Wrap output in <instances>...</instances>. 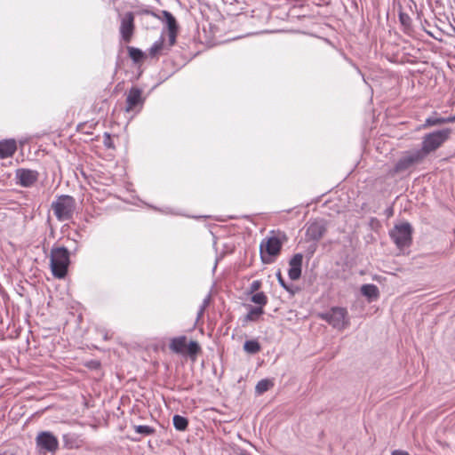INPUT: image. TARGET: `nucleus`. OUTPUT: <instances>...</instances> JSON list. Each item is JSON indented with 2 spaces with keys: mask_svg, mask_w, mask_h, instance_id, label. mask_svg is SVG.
<instances>
[{
  "mask_svg": "<svg viewBox=\"0 0 455 455\" xmlns=\"http://www.w3.org/2000/svg\"><path fill=\"white\" fill-rule=\"evenodd\" d=\"M178 34V29L168 30V41L169 46L172 47L176 43V37Z\"/></svg>",
  "mask_w": 455,
  "mask_h": 455,
  "instance_id": "31",
  "label": "nucleus"
},
{
  "mask_svg": "<svg viewBox=\"0 0 455 455\" xmlns=\"http://www.w3.org/2000/svg\"><path fill=\"white\" fill-rule=\"evenodd\" d=\"M239 455H251V454H249V453H248V452H246V451H243V452H241Z\"/></svg>",
  "mask_w": 455,
  "mask_h": 455,
  "instance_id": "39",
  "label": "nucleus"
},
{
  "mask_svg": "<svg viewBox=\"0 0 455 455\" xmlns=\"http://www.w3.org/2000/svg\"><path fill=\"white\" fill-rule=\"evenodd\" d=\"M451 133V128H444L425 134L422 137L421 148H419L424 156L437 150L443 144L448 140Z\"/></svg>",
  "mask_w": 455,
  "mask_h": 455,
  "instance_id": "2",
  "label": "nucleus"
},
{
  "mask_svg": "<svg viewBox=\"0 0 455 455\" xmlns=\"http://www.w3.org/2000/svg\"><path fill=\"white\" fill-rule=\"evenodd\" d=\"M451 28H452V30H453V31H454V33H455V26H452Z\"/></svg>",
  "mask_w": 455,
  "mask_h": 455,
  "instance_id": "44",
  "label": "nucleus"
},
{
  "mask_svg": "<svg viewBox=\"0 0 455 455\" xmlns=\"http://www.w3.org/2000/svg\"><path fill=\"white\" fill-rule=\"evenodd\" d=\"M104 144H105V146H107V147L110 148V143H109V141H106V140H105V141H104Z\"/></svg>",
  "mask_w": 455,
  "mask_h": 455,
  "instance_id": "37",
  "label": "nucleus"
},
{
  "mask_svg": "<svg viewBox=\"0 0 455 455\" xmlns=\"http://www.w3.org/2000/svg\"><path fill=\"white\" fill-rule=\"evenodd\" d=\"M172 423L176 430L185 431L188 426V420L179 414H176L172 418Z\"/></svg>",
  "mask_w": 455,
  "mask_h": 455,
  "instance_id": "19",
  "label": "nucleus"
},
{
  "mask_svg": "<svg viewBox=\"0 0 455 455\" xmlns=\"http://www.w3.org/2000/svg\"><path fill=\"white\" fill-rule=\"evenodd\" d=\"M110 339V337H108V333H105V334H104V339H106V340H107V339Z\"/></svg>",
  "mask_w": 455,
  "mask_h": 455,
  "instance_id": "38",
  "label": "nucleus"
},
{
  "mask_svg": "<svg viewBox=\"0 0 455 455\" xmlns=\"http://www.w3.org/2000/svg\"><path fill=\"white\" fill-rule=\"evenodd\" d=\"M251 301L263 308L267 303V297L263 291L256 292L251 296Z\"/></svg>",
  "mask_w": 455,
  "mask_h": 455,
  "instance_id": "23",
  "label": "nucleus"
},
{
  "mask_svg": "<svg viewBox=\"0 0 455 455\" xmlns=\"http://www.w3.org/2000/svg\"><path fill=\"white\" fill-rule=\"evenodd\" d=\"M412 228L410 223L404 222L400 225H395L394 228L389 231V235L395 245L402 249L408 247L411 243Z\"/></svg>",
  "mask_w": 455,
  "mask_h": 455,
  "instance_id": "6",
  "label": "nucleus"
},
{
  "mask_svg": "<svg viewBox=\"0 0 455 455\" xmlns=\"http://www.w3.org/2000/svg\"><path fill=\"white\" fill-rule=\"evenodd\" d=\"M303 255L301 253L294 254L289 260L288 275L292 281L299 279L302 271Z\"/></svg>",
  "mask_w": 455,
  "mask_h": 455,
  "instance_id": "12",
  "label": "nucleus"
},
{
  "mask_svg": "<svg viewBox=\"0 0 455 455\" xmlns=\"http://www.w3.org/2000/svg\"><path fill=\"white\" fill-rule=\"evenodd\" d=\"M356 70L359 74H361V70L356 67Z\"/></svg>",
  "mask_w": 455,
  "mask_h": 455,
  "instance_id": "43",
  "label": "nucleus"
},
{
  "mask_svg": "<svg viewBox=\"0 0 455 455\" xmlns=\"http://www.w3.org/2000/svg\"><path fill=\"white\" fill-rule=\"evenodd\" d=\"M129 56L134 62H140L143 59V52L141 50L135 47H128Z\"/></svg>",
  "mask_w": 455,
  "mask_h": 455,
  "instance_id": "28",
  "label": "nucleus"
},
{
  "mask_svg": "<svg viewBox=\"0 0 455 455\" xmlns=\"http://www.w3.org/2000/svg\"><path fill=\"white\" fill-rule=\"evenodd\" d=\"M134 430L136 433L140 434L142 435H152L155 434L156 429L148 425H138L134 426Z\"/></svg>",
  "mask_w": 455,
  "mask_h": 455,
  "instance_id": "27",
  "label": "nucleus"
},
{
  "mask_svg": "<svg viewBox=\"0 0 455 455\" xmlns=\"http://www.w3.org/2000/svg\"><path fill=\"white\" fill-rule=\"evenodd\" d=\"M446 119H447V124L454 123L455 122V115L450 116L446 117Z\"/></svg>",
  "mask_w": 455,
  "mask_h": 455,
  "instance_id": "34",
  "label": "nucleus"
},
{
  "mask_svg": "<svg viewBox=\"0 0 455 455\" xmlns=\"http://www.w3.org/2000/svg\"><path fill=\"white\" fill-rule=\"evenodd\" d=\"M400 19H401L402 22H403V20H405V18H403V15H402V14L400 15Z\"/></svg>",
  "mask_w": 455,
  "mask_h": 455,
  "instance_id": "41",
  "label": "nucleus"
},
{
  "mask_svg": "<svg viewBox=\"0 0 455 455\" xmlns=\"http://www.w3.org/2000/svg\"><path fill=\"white\" fill-rule=\"evenodd\" d=\"M319 317L339 331L345 330L350 324L348 312L341 307H332L329 311L321 313Z\"/></svg>",
  "mask_w": 455,
  "mask_h": 455,
  "instance_id": "4",
  "label": "nucleus"
},
{
  "mask_svg": "<svg viewBox=\"0 0 455 455\" xmlns=\"http://www.w3.org/2000/svg\"><path fill=\"white\" fill-rule=\"evenodd\" d=\"M164 48V38L163 36H160L159 39H157L149 48V55L151 57H155L157 54H160L163 52V50Z\"/></svg>",
  "mask_w": 455,
  "mask_h": 455,
  "instance_id": "20",
  "label": "nucleus"
},
{
  "mask_svg": "<svg viewBox=\"0 0 455 455\" xmlns=\"http://www.w3.org/2000/svg\"><path fill=\"white\" fill-rule=\"evenodd\" d=\"M17 150L15 140H3L0 141V159L12 157Z\"/></svg>",
  "mask_w": 455,
  "mask_h": 455,
  "instance_id": "13",
  "label": "nucleus"
},
{
  "mask_svg": "<svg viewBox=\"0 0 455 455\" xmlns=\"http://www.w3.org/2000/svg\"><path fill=\"white\" fill-rule=\"evenodd\" d=\"M143 104L142 90L132 87L127 93L125 111L138 113L141 110Z\"/></svg>",
  "mask_w": 455,
  "mask_h": 455,
  "instance_id": "9",
  "label": "nucleus"
},
{
  "mask_svg": "<svg viewBox=\"0 0 455 455\" xmlns=\"http://www.w3.org/2000/svg\"><path fill=\"white\" fill-rule=\"evenodd\" d=\"M104 144H105V146H107V147L110 148V143H109V141H106V140H105V141H104Z\"/></svg>",
  "mask_w": 455,
  "mask_h": 455,
  "instance_id": "36",
  "label": "nucleus"
},
{
  "mask_svg": "<svg viewBox=\"0 0 455 455\" xmlns=\"http://www.w3.org/2000/svg\"><path fill=\"white\" fill-rule=\"evenodd\" d=\"M447 124L446 117H438L435 116H429L425 120V123L423 124V128L431 127V126H436L440 124Z\"/></svg>",
  "mask_w": 455,
  "mask_h": 455,
  "instance_id": "21",
  "label": "nucleus"
},
{
  "mask_svg": "<svg viewBox=\"0 0 455 455\" xmlns=\"http://www.w3.org/2000/svg\"><path fill=\"white\" fill-rule=\"evenodd\" d=\"M392 455H410L407 451L403 450H395L392 451Z\"/></svg>",
  "mask_w": 455,
  "mask_h": 455,
  "instance_id": "33",
  "label": "nucleus"
},
{
  "mask_svg": "<svg viewBox=\"0 0 455 455\" xmlns=\"http://www.w3.org/2000/svg\"><path fill=\"white\" fill-rule=\"evenodd\" d=\"M63 446L66 449H78L83 444L80 435L76 433H67L62 435Z\"/></svg>",
  "mask_w": 455,
  "mask_h": 455,
  "instance_id": "14",
  "label": "nucleus"
},
{
  "mask_svg": "<svg viewBox=\"0 0 455 455\" xmlns=\"http://www.w3.org/2000/svg\"><path fill=\"white\" fill-rule=\"evenodd\" d=\"M163 16L167 25L168 30L178 29L176 19L170 12L163 11Z\"/></svg>",
  "mask_w": 455,
  "mask_h": 455,
  "instance_id": "25",
  "label": "nucleus"
},
{
  "mask_svg": "<svg viewBox=\"0 0 455 455\" xmlns=\"http://www.w3.org/2000/svg\"><path fill=\"white\" fill-rule=\"evenodd\" d=\"M201 350L199 344L196 341L191 340L188 344H187L186 354L190 356L196 355Z\"/></svg>",
  "mask_w": 455,
  "mask_h": 455,
  "instance_id": "29",
  "label": "nucleus"
},
{
  "mask_svg": "<svg viewBox=\"0 0 455 455\" xmlns=\"http://www.w3.org/2000/svg\"><path fill=\"white\" fill-rule=\"evenodd\" d=\"M170 349L176 354H186L187 337L182 335L171 339Z\"/></svg>",
  "mask_w": 455,
  "mask_h": 455,
  "instance_id": "15",
  "label": "nucleus"
},
{
  "mask_svg": "<svg viewBox=\"0 0 455 455\" xmlns=\"http://www.w3.org/2000/svg\"><path fill=\"white\" fill-rule=\"evenodd\" d=\"M243 349L247 353L254 355L260 351V345L255 339L246 340L243 344Z\"/></svg>",
  "mask_w": 455,
  "mask_h": 455,
  "instance_id": "22",
  "label": "nucleus"
},
{
  "mask_svg": "<svg viewBox=\"0 0 455 455\" xmlns=\"http://www.w3.org/2000/svg\"><path fill=\"white\" fill-rule=\"evenodd\" d=\"M52 210L59 221H68L73 219L76 211V200L68 195L59 196L52 203Z\"/></svg>",
  "mask_w": 455,
  "mask_h": 455,
  "instance_id": "3",
  "label": "nucleus"
},
{
  "mask_svg": "<svg viewBox=\"0 0 455 455\" xmlns=\"http://www.w3.org/2000/svg\"><path fill=\"white\" fill-rule=\"evenodd\" d=\"M425 159L426 157L419 148L405 151L396 162L394 172L396 173L404 172L413 165L422 163Z\"/></svg>",
  "mask_w": 455,
  "mask_h": 455,
  "instance_id": "7",
  "label": "nucleus"
},
{
  "mask_svg": "<svg viewBox=\"0 0 455 455\" xmlns=\"http://www.w3.org/2000/svg\"><path fill=\"white\" fill-rule=\"evenodd\" d=\"M361 293L366 297L370 302L376 300L379 296V288L372 283L362 285Z\"/></svg>",
  "mask_w": 455,
  "mask_h": 455,
  "instance_id": "17",
  "label": "nucleus"
},
{
  "mask_svg": "<svg viewBox=\"0 0 455 455\" xmlns=\"http://www.w3.org/2000/svg\"><path fill=\"white\" fill-rule=\"evenodd\" d=\"M264 314V308L261 307H249V312L243 318V323L248 322H257Z\"/></svg>",
  "mask_w": 455,
  "mask_h": 455,
  "instance_id": "18",
  "label": "nucleus"
},
{
  "mask_svg": "<svg viewBox=\"0 0 455 455\" xmlns=\"http://www.w3.org/2000/svg\"><path fill=\"white\" fill-rule=\"evenodd\" d=\"M276 278L279 283V284L288 292L294 294V285L291 283H287L285 280L283 279L281 271H278L276 273Z\"/></svg>",
  "mask_w": 455,
  "mask_h": 455,
  "instance_id": "30",
  "label": "nucleus"
},
{
  "mask_svg": "<svg viewBox=\"0 0 455 455\" xmlns=\"http://www.w3.org/2000/svg\"><path fill=\"white\" fill-rule=\"evenodd\" d=\"M211 298H212L211 293H208L206 295V297L203 299V302L197 311L196 323L203 317L206 308L209 307L210 302H211Z\"/></svg>",
  "mask_w": 455,
  "mask_h": 455,
  "instance_id": "26",
  "label": "nucleus"
},
{
  "mask_svg": "<svg viewBox=\"0 0 455 455\" xmlns=\"http://www.w3.org/2000/svg\"><path fill=\"white\" fill-rule=\"evenodd\" d=\"M283 241L279 236H269L262 240L259 251L260 257L264 263H270L273 261V257L277 256L282 249Z\"/></svg>",
  "mask_w": 455,
  "mask_h": 455,
  "instance_id": "5",
  "label": "nucleus"
},
{
  "mask_svg": "<svg viewBox=\"0 0 455 455\" xmlns=\"http://www.w3.org/2000/svg\"><path fill=\"white\" fill-rule=\"evenodd\" d=\"M325 228L319 222L311 223L307 228V235L315 241H318L324 234Z\"/></svg>",
  "mask_w": 455,
  "mask_h": 455,
  "instance_id": "16",
  "label": "nucleus"
},
{
  "mask_svg": "<svg viewBox=\"0 0 455 455\" xmlns=\"http://www.w3.org/2000/svg\"><path fill=\"white\" fill-rule=\"evenodd\" d=\"M454 3H455V0H454Z\"/></svg>",
  "mask_w": 455,
  "mask_h": 455,
  "instance_id": "45",
  "label": "nucleus"
},
{
  "mask_svg": "<svg viewBox=\"0 0 455 455\" xmlns=\"http://www.w3.org/2000/svg\"><path fill=\"white\" fill-rule=\"evenodd\" d=\"M386 213L387 215V217H390L393 215V209L390 207L388 209L386 210Z\"/></svg>",
  "mask_w": 455,
  "mask_h": 455,
  "instance_id": "35",
  "label": "nucleus"
},
{
  "mask_svg": "<svg viewBox=\"0 0 455 455\" xmlns=\"http://www.w3.org/2000/svg\"><path fill=\"white\" fill-rule=\"evenodd\" d=\"M272 386L273 383L269 379H261L257 383L255 387V392L257 395H262L263 393L267 392Z\"/></svg>",
  "mask_w": 455,
  "mask_h": 455,
  "instance_id": "24",
  "label": "nucleus"
},
{
  "mask_svg": "<svg viewBox=\"0 0 455 455\" xmlns=\"http://www.w3.org/2000/svg\"><path fill=\"white\" fill-rule=\"evenodd\" d=\"M400 19H401L402 22H403V20H405V18H403V15H402V14L400 15Z\"/></svg>",
  "mask_w": 455,
  "mask_h": 455,
  "instance_id": "40",
  "label": "nucleus"
},
{
  "mask_svg": "<svg viewBox=\"0 0 455 455\" xmlns=\"http://www.w3.org/2000/svg\"><path fill=\"white\" fill-rule=\"evenodd\" d=\"M70 263L69 251L64 246L52 247L50 255V265L52 275L59 279L64 278Z\"/></svg>",
  "mask_w": 455,
  "mask_h": 455,
  "instance_id": "1",
  "label": "nucleus"
},
{
  "mask_svg": "<svg viewBox=\"0 0 455 455\" xmlns=\"http://www.w3.org/2000/svg\"><path fill=\"white\" fill-rule=\"evenodd\" d=\"M36 445L40 452H55L59 448L57 437L49 431L39 432L36 437Z\"/></svg>",
  "mask_w": 455,
  "mask_h": 455,
  "instance_id": "8",
  "label": "nucleus"
},
{
  "mask_svg": "<svg viewBox=\"0 0 455 455\" xmlns=\"http://www.w3.org/2000/svg\"><path fill=\"white\" fill-rule=\"evenodd\" d=\"M105 135L108 138V140H110L109 134L106 133Z\"/></svg>",
  "mask_w": 455,
  "mask_h": 455,
  "instance_id": "42",
  "label": "nucleus"
},
{
  "mask_svg": "<svg viewBox=\"0 0 455 455\" xmlns=\"http://www.w3.org/2000/svg\"><path fill=\"white\" fill-rule=\"evenodd\" d=\"M261 286V282L259 280L253 281L250 285V292L253 293L257 291Z\"/></svg>",
  "mask_w": 455,
  "mask_h": 455,
  "instance_id": "32",
  "label": "nucleus"
},
{
  "mask_svg": "<svg viewBox=\"0 0 455 455\" xmlns=\"http://www.w3.org/2000/svg\"><path fill=\"white\" fill-rule=\"evenodd\" d=\"M134 16L131 12H126L121 20L120 34L124 42H130L134 30Z\"/></svg>",
  "mask_w": 455,
  "mask_h": 455,
  "instance_id": "11",
  "label": "nucleus"
},
{
  "mask_svg": "<svg viewBox=\"0 0 455 455\" xmlns=\"http://www.w3.org/2000/svg\"><path fill=\"white\" fill-rule=\"evenodd\" d=\"M39 173L36 170L20 168L15 172L17 184L23 188L32 187L38 180Z\"/></svg>",
  "mask_w": 455,
  "mask_h": 455,
  "instance_id": "10",
  "label": "nucleus"
}]
</instances>
